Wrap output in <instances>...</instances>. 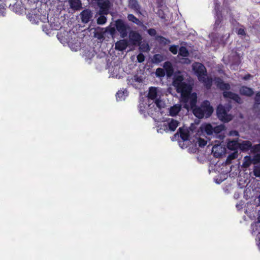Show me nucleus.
Returning <instances> with one entry per match:
<instances>
[{"mask_svg":"<svg viewBox=\"0 0 260 260\" xmlns=\"http://www.w3.org/2000/svg\"><path fill=\"white\" fill-rule=\"evenodd\" d=\"M197 94L193 92L191 101L188 103L189 108L192 110L193 115L199 119L209 118L212 114L214 109L208 100H204L200 106H197Z\"/></svg>","mask_w":260,"mask_h":260,"instance_id":"obj_1","label":"nucleus"},{"mask_svg":"<svg viewBox=\"0 0 260 260\" xmlns=\"http://www.w3.org/2000/svg\"><path fill=\"white\" fill-rule=\"evenodd\" d=\"M176 89L178 93H181L182 101L184 103V108L188 109L189 105L188 103L191 101V96L192 95V93H191V87L188 84L183 82Z\"/></svg>","mask_w":260,"mask_h":260,"instance_id":"obj_2","label":"nucleus"},{"mask_svg":"<svg viewBox=\"0 0 260 260\" xmlns=\"http://www.w3.org/2000/svg\"><path fill=\"white\" fill-rule=\"evenodd\" d=\"M176 89L178 93H181L182 101L184 103V108L188 109L189 105L188 103L191 101V96L192 95V93H191V87L188 84L183 82Z\"/></svg>","mask_w":260,"mask_h":260,"instance_id":"obj_3","label":"nucleus"},{"mask_svg":"<svg viewBox=\"0 0 260 260\" xmlns=\"http://www.w3.org/2000/svg\"><path fill=\"white\" fill-rule=\"evenodd\" d=\"M228 111L223 105H219L216 110L217 116L219 119L223 122L231 121L233 119V116L228 113Z\"/></svg>","mask_w":260,"mask_h":260,"instance_id":"obj_4","label":"nucleus"},{"mask_svg":"<svg viewBox=\"0 0 260 260\" xmlns=\"http://www.w3.org/2000/svg\"><path fill=\"white\" fill-rule=\"evenodd\" d=\"M115 25L116 30L119 32L122 38H125L127 36L128 30L130 29V27L123 20L120 19H117L115 21Z\"/></svg>","mask_w":260,"mask_h":260,"instance_id":"obj_5","label":"nucleus"},{"mask_svg":"<svg viewBox=\"0 0 260 260\" xmlns=\"http://www.w3.org/2000/svg\"><path fill=\"white\" fill-rule=\"evenodd\" d=\"M192 70L197 75L199 80L204 76H207V70L205 67L200 62H195L192 64Z\"/></svg>","mask_w":260,"mask_h":260,"instance_id":"obj_6","label":"nucleus"},{"mask_svg":"<svg viewBox=\"0 0 260 260\" xmlns=\"http://www.w3.org/2000/svg\"><path fill=\"white\" fill-rule=\"evenodd\" d=\"M222 94L224 98L232 100L238 104H240L243 103L242 99L237 93L230 91H224Z\"/></svg>","mask_w":260,"mask_h":260,"instance_id":"obj_7","label":"nucleus"},{"mask_svg":"<svg viewBox=\"0 0 260 260\" xmlns=\"http://www.w3.org/2000/svg\"><path fill=\"white\" fill-rule=\"evenodd\" d=\"M93 16L92 11L88 9H85L80 13L81 21L84 23H87L91 19Z\"/></svg>","mask_w":260,"mask_h":260,"instance_id":"obj_8","label":"nucleus"},{"mask_svg":"<svg viewBox=\"0 0 260 260\" xmlns=\"http://www.w3.org/2000/svg\"><path fill=\"white\" fill-rule=\"evenodd\" d=\"M130 41L134 45L140 44L142 40L141 35L136 31H131L129 34Z\"/></svg>","mask_w":260,"mask_h":260,"instance_id":"obj_9","label":"nucleus"},{"mask_svg":"<svg viewBox=\"0 0 260 260\" xmlns=\"http://www.w3.org/2000/svg\"><path fill=\"white\" fill-rule=\"evenodd\" d=\"M128 7L136 13L141 14V7L137 0H128Z\"/></svg>","mask_w":260,"mask_h":260,"instance_id":"obj_10","label":"nucleus"},{"mask_svg":"<svg viewBox=\"0 0 260 260\" xmlns=\"http://www.w3.org/2000/svg\"><path fill=\"white\" fill-rule=\"evenodd\" d=\"M239 93L241 95L251 97L254 94L253 89L245 85L241 86L239 89Z\"/></svg>","mask_w":260,"mask_h":260,"instance_id":"obj_11","label":"nucleus"},{"mask_svg":"<svg viewBox=\"0 0 260 260\" xmlns=\"http://www.w3.org/2000/svg\"><path fill=\"white\" fill-rule=\"evenodd\" d=\"M215 83L217 87L221 90H229L231 89L230 84L224 82V81L220 78L216 79Z\"/></svg>","mask_w":260,"mask_h":260,"instance_id":"obj_12","label":"nucleus"},{"mask_svg":"<svg viewBox=\"0 0 260 260\" xmlns=\"http://www.w3.org/2000/svg\"><path fill=\"white\" fill-rule=\"evenodd\" d=\"M215 23L213 25L214 30H218L222 27V23L223 21V17L222 14L215 15Z\"/></svg>","mask_w":260,"mask_h":260,"instance_id":"obj_13","label":"nucleus"},{"mask_svg":"<svg viewBox=\"0 0 260 260\" xmlns=\"http://www.w3.org/2000/svg\"><path fill=\"white\" fill-rule=\"evenodd\" d=\"M178 134H179L180 138L183 141H187L189 139V134L187 129L180 127L178 130L177 133L175 135V136Z\"/></svg>","mask_w":260,"mask_h":260,"instance_id":"obj_14","label":"nucleus"},{"mask_svg":"<svg viewBox=\"0 0 260 260\" xmlns=\"http://www.w3.org/2000/svg\"><path fill=\"white\" fill-rule=\"evenodd\" d=\"M71 9L75 11H78L82 8V3L80 0H69Z\"/></svg>","mask_w":260,"mask_h":260,"instance_id":"obj_15","label":"nucleus"},{"mask_svg":"<svg viewBox=\"0 0 260 260\" xmlns=\"http://www.w3.org/2000/svg\"><path fill=\"white\" fill-rule=\"evenodd\" d=\"M27 16L30 21L32 23L37 24L41 20L40 14L36 13L33 11H31V12L29 13Z\"/></svg>","mask_w":260,"mask_h":260,"instance_id":"obj_16","label":"nucleus"},{"mask_svg":"<svg viewBox=\"0 0 260 260\" xmlns=\"http://www.w3.org/2000/svg\"><path fill=\"white\" fill-rule=\"evenodd\" d=\"M251 147L252 143L249 141H243L241 143H239V149L243 152L249 150Z\"/></svg>","mask_w":260,"mask_h":260,"instance_id":"obj_17","label":"nucleus"},{"mask_svg":"<svg viewBox=\"0 0 260 260\" xmlns=\"http://www.w3.org/2000/svg\"><path fill=\"white\" fill-rule=\"evenodd\" d=\"M128 43L125 40H120L115 43V49L119 51H123L127 48Z\"/></svg>","mask_w":260,"mask_h":260,"instance_id":"obj_18","label":"nucleus"},{"mask_svg":"<svg viewBox=\"0 0 260 260\" xmlns=\"http://www.w3.org/2000/svg\"><path fill=\"white\" fill-rule=\"evenodd\" d=\"M164 67L165 69V74H166L168 77L172 76L174 73V69L170 61L165 62L164 63Z\"/></svg>","mask_w":260,"mask_h":260,"instance_id":"obj_19","label":"nucleus"},{"mask_svg":"<svg viewBox=\"0 0 260 260\" xmlns=\"http://www.w3.org/2000/svg\"><path fill=\"white\" fill-rule=\"evenodd\" d=\"M201 80H199L200 82H202L206 88L208 89L211 88L212 85V79L211 78L207 77V76L202 77Z\"/></svg>","mask_w":260,"mask_h":260,"instance_id":"obj_20","label":"nucleus"},{"mask_svg":"<svg viewBox=\"0 0 260 260\" xmlns=\"http://www.w3.org/2000/svg\"><path fill=\"white\" fill-rule=\"evenodd\" d=\"M256 162V161L255 160L252 159L250 156H246L244 158L242 167L243 168H248L252 163L255 164Z\"/></svg>","mask_w":260,"mask_h":260,"instance_id":"obj_21","label":"nucleus"},{"mask_svg":"<svg viewBox=\"0 0 260 260\" xmlns=\"http://www.w3.org/2000/svg\"><path fill=\"white\" fill-rule=\"evenodd\" d=\"M127 19L128 21L136 24L138 26H144L143 22L132 14L127 15Z\"/></svg>","mask_w":260,"mask_h":260,"instance_id":"obj_22","label":"nucleus"},{"mask_svg":"<svg viewBox=\"0 0 260 260\" xmlns=\"http://www.w3.org/2000/svg\"><path fill=\"white\" fill-rule=\"evenodd\" d=\"M181 106L179 105H175L171 107L169 110L170 115L175 116L177 115L181 110Z\"/></svg>","mask_w":260,"mask_h":260,"instance_id":"obj_23","label":"nucleus"},{"mask_svg":"<svg viewBox=\"0 0 260 260\" xmlns=\"http://www.w3.org/2000/svg\"><path fill=\"white\" fill-rule=\"evenodd\" d=\"M239 143L237 141L233 140L228 142L227 144L228 148L231 150H237L239 148Z\"/></svg>","mask_w":260,"mask_h":260,"instance_id":"obj_24","label":"nucleus"},{"mask_svg":"<svg viewBox=\"0 0 260 260\" xmlns=\"http://www.w3.org/2000/svg\"><path fill=\"white\" fill-rule=\"evenodd\" d=\"M184 78L182 76L179 75L174 77L173 81V85L176 88L183 83Z\"/></svg>","mask_w":260,"mask_h":260,"instance_id":"obj_25","label":"nucleus"},{"mask_svg":"<svg viewBox=\"0 0 260 260\" xmlns=\"http://www.w3.org/2000/svg\"><path fill=\"white\" fill-rule=\"evenodd\" d=\"M157 95L156 88L154 87H151L149 88L148 97L151 100H155Z\"/></svg>","mask_w":260,"mask_h":260,"instance_id":"obj_26","label":"nucleus"},{"mask_svg":"<svg viewBox=\"0 0 260 260\" xmlns=\"http://www.w3.org/2000/svg\"><path fill=\"white\" fill-rule=\"evenodd\" d=\"M179 122L174 119H171V120L168 122L169 128L171 131H174L177 126H178Z\"/></svg>","mask_w":260,"mask_h":260,"instance_id":"obj_27","label":"nucleus"},{"mask_svg":"<svg viewBox=\"0 0 260 260\" xmlns=\"http://www.w3.org/2000/svg\"><path fill=\"white\" fill-rule=\"evenodd\" d=\"M220 7V4L218 0H214V10L215 11V15L222 14Z\"/></svg>","mask_w":260,"mask_h":260,"instance_id":"obj_28","label":"nucleus"},{"mask_svg":"<svg viewBox=\"0 0 260 260\" xmlns=\"http://www.w3.org/2000/svg\"><path fill=\"white\" fill-rule=\"evenodd\" d=\"M179 54L182 57H187L189 52L185 47L181 46L179 49Z\"/></svg>","mask_w":260,"mask_h":260,"instance_id":"obj_29","label":"nucleus"},{"mask_svg":"<svg viewBox=\"0 0 260 260\" xmlns=\"http://www.w3.org/2000/svg\"><path fill=\"white\" fill-rule=\"evenodd\" d=\"M164 60L163 56L159 54H156L154 55L153 58H152V61L153 63H159L161 62Z\"/></svg>","mask_w":260,"mask_h":260,"instance_id":"obj_30","label":"nucleus"},{"mask_svg":"<svg viewBox=\"0 0 260 260\" xmlns=\"http://www.w3.org/2000/svg\"><path fill=\"white\" fill-rule=\"evenodd\" d=\"M204 131L208 135L213 134V127L211 124H207L204 127Z\"/></svg>","mask_w":260,"mask_h":260,"instance_id":"obj_31","label":"nucleus"},{"mask_svg":"<svg viewBox=\"0 0 260 260\" xmlns=\"http://www.w3.org/2000/svg\"><path fill=\"white\" fill-rule=\"evenodd\" d=\"M126 91H122V90H119L116 94V99L118 101H122L123 100H124L125 99V93H126Z\"/></svg>","mask_w":260,"mask_h":260,"instance_id":"obj_32","label":"nucleus"},{"mask_svg":"<svg viewBox=\"0 0 260 260\" xmlns=\"http://www.w3.org/2000/svg\"><path fill=\"white\" fill-rule=\"evenodd\" d=\"M224 129V126L223 125H219L215 126L213 127V133H214L216 135H217L221 133L222 131H223Z\"/></svg>","mask_w":260,"mask_h":260,"instance_id":"obj_33","label":"nucleus"},{"mask_svg":"<svg viewBox=\"0 0 260 260\" xmlns=\"http://www.w3.org/2000/svg\"><path fill=\"white\" fill-rule=\"evenodd\" d=\"M155 75L158 77H164L165 76V69L162 68H157L155 72Z\"/></svg>","mask_w":260,"mask_h":260,"instance_id":"obj_34","label":"nucleus"},{"mask_svg":"<svg viewBox=\"0 0 260 260\" xmlns=\"http://www.w3.org/2000/svg\"><path fill=\"white\" fill-rule=\"evenodd\" d=\"M107 21V18L104 15L100 16L97 19V23L100 25L105 24Z\"/></svg>","mask_w":260,"mask_h":260,"instance_id":"obj_35","label":"nucleus"},{"mask_svg":"<svg viewBox=\"0 0 260 260\" xmlns=\"http://www.w3.org/2000/svg\"><path fill=\"white\" fill-rule=\"evenodd\" d=\"M254 106L255 107L256 105L260 104V91L256 93L254 99Z\"/></svg>","mask_w":260,"mask_h":260,"instance_id":"obj_36","label":"nucleus"},{"mask_svg":"<svg viewBox=\"0 0 260 260\" xmlns=\"http://www.w3.org/2000/svg\"><path fill=\"white\" fill-rule=\"evenodd\" d=\"M238 156V153L237 151H235L234 152L230 154L227 158V161L231 160L236 158Z\"/></svg>","mask_w":260,"mask_h":260,"instance_id":"obj_37","label":"nucleus"},{"mask_svg":"<svg viewBox=\"0 0 260 260\" xmlns=\"http://www.w3.org/2000/svg\"><path fill=\"white\" fill-rule=\"evenodd\" d=\"M253 174L255 177H260V165L254 166Z\"/></svg>","mask_w":260,"mask_h":260,"instance_id":"obj_38","label":"nucleus"},{"mask_svg":"<svg viewBox=\"0 0 260 260\" xmlns=\"http://www.w3.org/2000/svg\"><path fill=\"white\" fill-rule=\"evenodd\" d=\"M169 51L173 54H176L178 52V46L175 45H171L169 47Z\"/></svg>","mask_w":260,"mask_h":260,"instance_id":"obj_39","label":"nucleus"},{"mask_svg":"<svg viewBox=\"0 0 260 260\" xmlns=\"http://www.w3.org/2000/svg\"><path fill=\"white\" fill-rule=\"evenodd\" d=\"M207 142L204 139L200 138L198 140V144L200 147H204L206 145Z\"/></svg>","mask_w":260,"mask_h":260,"instance_id":"obj_40","label":"nucleus"},{"mask_svg":"<svg viewBox=\"0 0 260 260\" xmlns=\"http://www.w3.org/2000/svg\"><path fill=\"white\" fill-rule=\"evenodd\" d=\"M137 60L140 63L143 62L145 60V56L144 54L142 53H139L137 55Z\"/></svg>","mask_w":260,"mask_h":260,"instance_id":"obj_41","label":"nucleus"},{"mask_svg":"<svg viewBox=\"0 0 260 260\" xmlns=\"http://www.w3.org/2000/svg\"><path fill=\"white\" fill-rule=\"evenodd\" d=\"M147 32L151 37H154L156 35V31L154 28H150L147 30Z\"/></svg>","mask_w":260,"mask_h":260,"instance_id":"obj_42","label":"nucleus"},{"mask_svg":"<svg viewBox=\"0 0 260 260\" xmlns=\"http://www.w3.org/2000/svg\"><path fill=\"white\" fill-rule=\"evenodd\" d=\"M218 147L217 146H213L212 148V151L214 152V155L215 156L217 157H220L221 156V153H217L215 149H217Z\"/></svg>","mask_w":260,"mask_h":260,"instance_id":"obj_43","label":"nucleus"},{"mask_svg":"<svg viewBox=\"0 0 260 260\" xmlns=\"http://www.w3.org/2000/svg\"><path fill=\"white\" fill-rule=\"evenodd\" d=\"M237 34L238 35L245 36L246 35V32L244 28H240L237 30Z\"/></svg>","mask_w":260,"mask_h":260,"instance_id":"obj_44","label":"nucleus"},{"mask_svg":"<svg viewBox=\"0 0 260 260\" xmlns=\"http://www.w3.org/2000/svg\"><path fill=\"white\" fill-rule=\"evenodd\" d=\"M116 30V27H111L108 28V31L111 35H114L115 34Z\"/></svg>","mask_w":260,"mask_h":260,"instance_id":"obj_45","label":"nucleus"},{"mask_svg":"<svg viewBox=\"0 0 260 260\" xmlns=\"http://www.w3.org/2000/svg\"><path fill=\"white\" fill-rule=\"evenodd\" d=\"M133 80L135 82L141 83L142 82V79L141 77H139L138 76H135Z\"/></svg>","mask_w":260,"mask_h":260,"instance_id":"obj_46","label":"nucleus"},{"mask_svg":"<svg viewBox=\"0 0 260 260\" xmlns=\"http://www.w3.org/2000/svg\"><path fill=\"white\" fill-rule=\"evenodd\" d=\"M160 40L162 43H163L164 44H167L168 43H170V41L169 39H167L163 37H160Z\"/></svg>","mask_w":260,"mask_h":260,"instance_id":"obj_47","label":"nucleus"},{"mask_svg":"<svg viewBox=\"0 0 260 260\" xmlns=\"http://www.w3.org/2000/svg\"><path fill=\"white\" fill-rule=\"evenodd\" d=\"M224 36H222L220 39V40L218 42L219 44L224 45L226 44V41L223 40Z\"/></svg>","mask_w":260,"mask_h":260,"instance_id":"obj_48","label":"nucleus"},{"mask_svg":"<svg viewBox=\"0 0 260 260\" xmlns=\"http://www.w3.org/2000/svg\"><path fill=\"white\" fill-rule=\"evenodd\" d=\"M252 77V76L249 74H248L246 75H245L244 77H242V79L244 80H249L251 77Z\"/></svg>","mask_w":260,"mask_h":260,"instance_id":"obj_49","label":"nucleus"},{"mask_svg":"<svg viewBox=\"0 0 260 260\" xmlns=\"http://www.w3.org/2000/svg\"><path fill=\"white\" fill-rule=\"evenodd\" d=\"M157 3H158V7H161L162 6V4H161V3H160L158 1H157Z\"/></svg>","mask_w":260,"mask_h":260,"instance_id":"obj_50","label":"nucleus"},{"mask_svg":"<svg viewBox=\"0 0 260 260\" xmlns=\"http://www.w3.org/2000/svg\"><path fill=\"white\" fill-rule=\"evenodd\" d=\"M156 104L158 106V101L157 100L156 101Z\"/></svg>","mask_w":260,"mask_h":260,"instance_id":"obj_51","label":"nucleus"},{"mask_svg":"<svg viewBox=\"0 0 260 260\" xmlns=\"http://www.w3.org/2000/svg\"><path fill=\"white\" fill-rule=\"evenodd\" d=\"M258 222H260V216L258 218Z\"/></svg>","mask_w":260,"mask_h":260,"instance_id":"obj_52","label":"nucleus"},{"mask_svg":"<svg viewBox=\"0 0 260 260\" xmlns=\"http://www.w3.org/2000/svg\"><path fill=\"white\" fill-rule=\"evenodd\" d=\"M230 37V34L228 35V37H226V39L229 38Z\"/></svg>","mask_w":260,"mask_h":260,"instance_id":"obj_53","label":"nucleus"}]
</instances>
